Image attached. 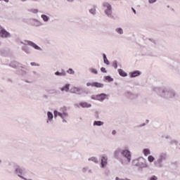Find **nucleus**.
Here are the masks:
<instances>
[{
  "label": "nucleus",
  "mask_w": 180,
  "mask_h": 180,
  "mask_svg": "<svg viewBox=\"0 0 180 180\" xmlns=\"http://www.w3.org/2000/svg\"><path fill=\"white\" fill-rule=\"evenodd\" d=\"M108 95L105 94H101L96 96H91V99H94V101H105V99H106Z\"/></svg>",
  "instance_id": "f257e3e1"
},
{
  "label": "nucleus",
  "mask_w": 180,
  "mask_h": 180,
  "mask_svg": "<svg viewBox=\"0 0 180 180\" xmlns=\"http://www.w3.org/2000/svg\"><path fill=\"white\" fill-rule=\"evenodd\" d=\"M104 8H107V10H105V14L109 16L110 15H112V6L109 4V3H104L103 4Z\"/></svg>",
  "instance_id": "f03ea898"
},
{
  "label": "nucleus",
  "mask_w": 180,
  "mask_h": 180,
  "mask_svg": "<svg viewBox=\"0 0 180 180\" xmlns=\"http://www.w3.org/2000/svg\"><path fill=\"white\" fill-rule=\"evenodd\" d=\"M122 154L128 160V162H130L131 160V154L130 153V151L128 150H124L122 152Z\"/></svg>",
  "instance_id": "7ed1b4c3"
},
{
  "label": "nucleus",
  "mask_w": 180,
  "mask_h": 180,
  "mask_svg": "<svg viewBox=\"0 0 180 180\" xmlns=\"http://www.w3.org/2000/svg\"><path fill=\"white\" fill-rule=\"evenodd\" d=\"M11 34H9V32H8L5 29H1L0 31V36L1 37H9Z\"/></svg>",
  "instance_id": "20e7f679"
},
{
  "label": "nucleus",
  "mask_w": 180,
  "mask_h": 180,
  "mask_svg": "<svg viewBox=\"0 0 180 180\" xmlns=\"http://www.w3.org/2000/svg\"><path fill=\"white\" fill-rule=\"evenodd\" d=\"M54 116L55 117H57V116H60V117H62V119H64V117H67V116H68V114L67 112H58L57 111H54Z\"/></svg>",
  "instance_id": "39448f33"
},
{
  "label": "nucleus",
  "mask_w": 180,
  "mask_h": 180,
  "mask_svg": "<svg viewBox=\"0 0 180 180\" xmlns=\"http://www.w3.org/2000/svg\"><path fill=\"white\" fill-rule=\"evenodd\" d=\"M70 92L72 94H78L79 95H81V88H79V87H72L70 89Z\"/></svg>",
  "instance_id": "423d86ee"
},
{
  "label": "nucleus",
  "mask_w": 180,
  "mask_h": 180,
  "mask_svg": "<svg viewBox=\"0 0 180 180\" xmlns=\"http://www.w3.org/2000/svg\"><path fill=\"white\" fill-rule=\"evenodd\" d=\"M108 165V158L105 156H102L101 158V167L102 168H105L106 165Z\"/></svg>",
  "instance_id": "0eeeda50"
},
{
  "label": "nucleus",
  "mask_w": 180,
  "mask_h": 180,
  "mask_svg": "<svg viewBox=\"0 0 180 180\" xmlns=\"http://www.w3.org/2000/svg\"><path fill=\"white\" fill-rule=\"evenodd\" d=\"M79 106L81 108H91V105L86 102H82L77 105L78 108H79Z\"/></svg>",
  "instance_id": "6e6552de"
},
{
  "label": "nucleus",
  "mask_w": 180,
  "mask_h": 180,
  "mask_svg": "<svg viewBox=\"0 0 180 180\" xmlns=\"http://www.w3.org/2000/svg\"><path fill=\"white\" fill-rule=\"evenodd\" d=\"M140 75V71L136 70L131 73V77L134 78L136 77H139Z\"/></svg>",
  "instance_id": "1a4fd4ad"
},
{
  "label": "nucleus",
  "mask_w": 180,
  "mask_h": 180,
  "mask_svg": "<svg viewBox=\"0 0 180 180\" xmlns=\"http://www.w3.org/2000/svg\"><path fill=\"white\" fill-rule=\"evenodd\" d=\"M94 88H103V84L99 83L98 82H94Z\"/></svg>",
  "instance_id": "9d476101"
},
{
  "label": "nucleus",
  "mask_w": 180,
  "mask_h": 180,
  "mask_svg": "<svg viewBox=\"0 0 180 180\" xmlns=\"http://www.w3.org/2000/svg\"><path fill=\"white\" fill-rule=\"evenodd\" d=\"M28 44L30 46H32V47H34V49H35L36 50H41V49H40V47L39 46L36 45V44H34V43H33L32 41H30L28 43Z\"/></svg>",
  "instance_id": "9b49d317"
},
{
  "label": "nucleus",
  "mask_w": 180,
  "mask_h": 180,
  "mask_svg": "<svg viewBox=\"0 0 180 180\" xmlns=\"http://www.w3.org/2000/svg\"><path fill=\"white\" fill-rule=\"evenodd\" d=\"M118 72L121 77H127V73H126L123 70L120 69Z\"/></svg>",
  "instance_id": "f8f14e48"
},
{
  "label": "nucleus",
  "mask_w": 180,
  "mask_h": 180,
  "mask_svg": "<svg viewBox=\"0 0 180 180\" xmlns=\"http://www.w3.org/2000/svg\"><path fill=\"white\" fill-rule=\"evenodd\" d=\"M69 90L70 84H65V86L61 89V91H65V92H68Z\"/></svg>",
  "instance_id": "ddd939ff"
},
{
  "label": "nucleus",
  "mask_w": 180,
  "mask_h": 180,
  "mask_svg": "<svg viewBox=\"0 0 180 180\" xmlns=\"http://www.w3.org/2000/svg\"><path fill=\"white\" fill-rule=\"evenodd\" d=\"M103 124V122L101 121H95L94 123V126H102Z\"/></svg>",
  "instance_id": "4468645a"
},
{
  "label": "nucleus",
  "mask_w": 180,
  "mask_h": 180,
  "mask_svg": "<svg viewBox=\"0 0 180 180\" xmlns=\"http://www.w3.org/2000/svg\"><path fill=\"white\" fill-rule=\"evenodd\" d=\"M103 61L105 64H106L107 65H109V60H108V58H106L105 54H103Z\"/></svg>",
  "instance_id": "2eb2a0df"
},
{
  "label": "nucleus",
  "mask_w": 180,
  "mask_h": 180,
  "mask_svg": "<svg viewBox=\"0 0 180 180\" xmlns=\"http://www.w3.org/2000/svg\"><path fill=\"white\" fill-rule=\"evenodd\" d=\"M47 116H48V120H51L53 117V113H51V112H48Z\"/></svg>",
  "instance_id": "dca6fc26"
},
{
  "label": "nucleus",
  "mask_w": 180,
  "mask_h": 180,
  "mask_svg": "<svg viewBox=\"0 0 180 180\" xmlns=\"http://www.w3.org/2000/svg\"><path fill=\"white\" fill-rule=\"evenodd\" d=\"M155 158L154 157H153V155H149L148 158V161H149V162H153L154 161Z\"/></svg>",
  "instance_id": "f3484780"
},
{
  "label": "nucleus",
  "mask_w": 180,
  "mask_h": 180,
  "mask_svg": "<svg viewBox=\"0 0 180 180\" xmlns=\"http://www.w3.org/2000/svg\"><path fill=\"white\" fill-rule=\"evenodd\" d=\"M143 154H144V155H146V156L149 155V154H150V150H148V149H144V150H143Z\"/></svg>",
  "instance_id": "a211bd4d"
},
{
  "label": "nucleus",
  "mask_w": 180,
  "mask_h": 180,
  "mask_svg": "<svg viewBox=\"0 0 180 180\" xmlns=\"http://www.w3.org/2000/svg\"><path fill=\"white\" fill-rule=\"evenodd\" d=\"M41 18H42L43 20H44V22H47V20H49V17H47V15H42Z\"/></svg>",
  "instance_id": "6ab92c4d"
},
{
  "label": "nucleus",
  "mask_w": 180,
  "mask_h": 180,
  "mask_svg": "<svg viewBox=\"0 0 180 180\" xmlns=\"http://www.w3.org/2000/svg\"><path fill=\"white\" fill-rule=\"evenodd\" d=\"M105 79L106 81H108V82H112V81H113V79L110 77V76L105 77Z\"/></svg>",
  "instance_id": "aec40b11"
},
{
  "label": "nucleus",
  "mask_w": 180,
  "mask_h": 180,
  "mask_svg": "<svg viewBox=\"0 0 180 180\" xmlns=\"http://www.w3.org/2000/svg\"><path fill=\"white\" fill-rule=\"evenodd\" d=\"M116 32H117V33H119L120 34H123V30H122V28L117 29Z\"/></svg>",
  "instance_id": "412c9836"
},
{
  "label": "nucleus",
  "mask_w": 180,
  "mask_h": 180,
  "mask_svg": "<svg viewBox=\"0 0 180 180\" xmlns=\"http://www.w3.org/2000/svg\"><path fill=\"white\" fill-rule=\"evenodd\" d=\"M91 72H92L93 74H98V70H96V69H94V68H91L90 69Z\"/></svg>",
  "instance_id": "4be33fe9"
},
{
  "label": "nucleus",
  "mask_w": 180,
  "mask_h": 180,
  "mask_svg": "<svg viewBox=\"0 0 180 180\" xmlns=\"http://www.w3.org/2000/svg\"><path fill=\"white\" fill-rule=\"evenodd\" d=\"M90 13H92V15H95L96 12V10L95 8H91L90 11H89Z\"/></svg>",
  "instance_id": "5701e85b"
},
{
  "label": "nucleus",
  "mask_w": 180,
  "mask_h": 180,
  "mask_svg": "<svg viewBox=\"0 0 180 180\" xmlns=\"http://www.w3.org/2000/svg\"><path fill=\"white\" fill-rule=\"evenodd\" d=\"M56 75H65V72H56Z\"/></svg>",
  "instance_id": "b1692460"
},
{
  "label": "nucleus",
  "mask_w": 180,
  "mask_h": 180,
  "mask_svg": "<svg viewBox=\"0 0 180 180\" xmlns=\"http://www.w3.org/2000/svg\"><path fill=\"white\" fill-rule=\"evenodd\" d=\"M94 82H87L86 83V86H92L94 87Z\"/></svg>",
  "instance_id": "393cba45"
},
{
  "label": "nucleus",
  "mask_w": 180,
  "mask_h": 180,
  "mask_svg": "<svg viewBox=\"0 0 180 180\" xmlns=\"http://www.w3.org/2000/svg\"><path fill=\"white\" fill-rule=\"evenodd\" d=\"M112 65H113L114 68H117V62L114 61L112 63Z\"/></svg>",
  "instance_id": "a878e982"
},
{
  "label": "nucleus",
  "mask_w": 180,
  "mask_h": 180,
  "mask_svg": "<svg viewBox=\"0 0 180 180\" xmlns=\"http://www.w3.org/2000/svg\"><path fill=\"white\" fill-rule=\"evenodd\" d=\"M68 74H74V71L72 70V69H69V70H68Z\"/></svg>",
  "instance_id": "bb28decb"
},
{
  "label": "nucleus",
  "mask_w": 180,
  "mask_h": 180,
  "mask_svg": "<svg viewBox=\"0 0 180 180\" xmlns=\"http://www.w3.org/2000/svg\"><path fill=\"white\" fill-rule=\"evenodd\" d=\"M16 172H18V174H22V170L21 169H16Z\"/></svg>",
  "instance_id": "cd10ccee"
},
{
  "label": "nucleus",
  "mask_w": 180,
  "mask_h": 180,
  "mask_svg": "<svg viewBox=\"0 0 180 180\" xmlns=\"http://www.w3.org/2000/svg\"><path fill=\"white\" fill-rule=\"evenodd\" d=\"M101 72H106V69L105 68H101Z\"/></svg>",
  "instance_id": "c85d7f7f"
},
{
  "label": "nucleus",
  "mask_w": 180,
  "mask_h": 180,
  "mask_svg": "<svg viewBox=\"0 0 180 180\" xmlns=\"http://www.w3.org/2000/svg\"><path fill=\"white\" fill-rule=\"evenodd\" d=\"M157 176H153L152 177H150V180H157Z\"/></svg>",
  "instance_id": "c756f323"
},
{
  "label": "nucleus",
  "mask_w": 180,
  "mask_h": 180,
  "mask_svg": "<svg viewBox=\"0 0 180 180\" xmlns=\"http://www.w3.org/2000/svg\"><path fill=\"white\" fill-rule=\"evenodd\" d=\"M32 12L33 13H37V12H39V11L37 9H33V10H32Z\"/></svg>",
  "instance_id": "7c9ffc66"
},
{
  "label": "nucleus",
  "mask_w": 180,
  "mask_h": 180,
  "mask_svg": "<svg viewBox=\"0 0 180 180\" xmlns=\"http://www.w3.org/2000/svg\"><path fill=\"white\" fill-rule=\"evenodd\" d=\"M157 0H149V4H154Z\"/></svg>",
  "instance_id": "2f4dec72"
},
{
  "label": "nucleus",
  "mask_w": 180,
  "mask_h": 180,
  "mask_svg": "<svg viewBox=\"0 0 180 180\" xmlns=\"http://www.w3.org/2000/svg\"><path fill=\"white\" fill-rule=\"evenodd\" d=\"M117 154H119V152H118V151H115V157H117Z\"/></svg>",
  "instance_id": "473e14b6"
},
{
  "label": "nucleus",
  "mask_w": 180,
  "mask_h": 180,
  "mask_svg": "<svg viewBox=\"0 0 180 180\" xmlns=\"http://www.w3.org/2000/svg\"><path fill=\"white\" fill-rule=\"evenodd\" d=\"M91 160H92L93 161H96V158H92Z\"/></svg>",
  "instance_id": "72a5a7b5"
},
{
  "label": "nucleus",
  "mask_w": 180,
  "mask_h": 180,
  "mask_svg": "<svg viewBox=\"0 0 180 180\" xmlns=\"http://www.w3.org/2000/svg\"><path fill=\"white\" fill-rule=\"evenodd\" d=\"M31 65H36L35 63H31Z\"/></svg>",
  "instance_id": "f704fd0d"
},
{
  "label": "nucleus",
  "mask_w": 180,
  "mask_h": 180,
  "mask_svg": "<svg viewBox=\"0 0 180 180\" xmlns=\"http://www.w3.org/2000/svg\"><path fill=\"white\" fill-rule=\"evenodd\" d=\"M112 134H116V131L115 130L112 131Z\"/></svg>",
  "instance_id": "c9c22d12"
},
{
  "label": "nucleus",
  "mask_w": 180,
  "mask_h": 180,
  "mask_svg": "<svg viewBox=\"0 0 180 180\" xmlns=\"http://www.w3.org/2000/svg\"><path fill=\"white\" fill-rule=\"evenodd\" d=\"M132 11H134V13L136 14V10H134V8H132Z\"/></svg>",
  "instance_id": "e433bc0d"
},
{
  "label": "nucleus",
  "mask_w": 180,
  "mask_h": 180,
  "mask_svg": "<svg viewBox=\"0 0 180 180\" xmlns=\"http://www.w3.org/2000/svg\"><path fill=\"white\" fill-rule=\"evenodd\" d=\"M69 2H72L74 0H68Z\"/></svg>",
  "instance_id": "4c0bfd02"
},
{
  "label": "nucleus",
  "mask_w": 180,
  "mask_h": 180,
  "mask_svg": "<svg viewBox=\"0 0 180 180\" xmlns=\"http://www.w3.org/2000/svg\"><path fill=\"white\" fill-rule=\"evenodd\" d=\"M5 2H9V0H4Z\"/></svg>",
  "instance_id": "58836bf2"
},
{
  "label": "nucleus",
  "mask_w": 180,
  "mask_h": 180,
  "mask_svg": "<svg viewBox=\"0 0 180 180\" xmlns=\"http://www.w3.org/2000/svg\"><path fill=\"white\" fill-rule=\"evenodd\" d=\"M116 179H117V180H119V178L117 177Z\"/></svg>",
  "instance_id": "ea45409f"
},
{
  "label": "nucleus",
  "mask_w": 180,
  "mask_h": 180,
  "mask_svg": "<svg viewBox=\"0 0 180 180\" xmlns=\"http://www.w3.org/2000/svg\"><path fill=\"white\" fill-rule=\"evenodd\" d=\"M22 1H25V0H22Z\"/></svg>",
  "instance_id": "a19ab883"
}]
</instances>
